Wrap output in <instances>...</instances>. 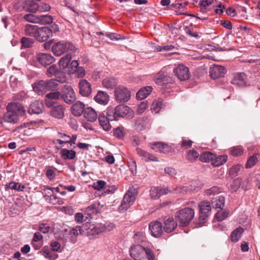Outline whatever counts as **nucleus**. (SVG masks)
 I'll return each instance as SVG.
<instances>
[{"mask_svg": "<svg viewBox=\"0 0 260 260\" xmlns=\"http://www.w3.org/2000/svg\"><path fill=\"white\" fill-rule=\"evenodd\" d=\"M258 159L256 155H253L250 156L248 159L246 164V168H251L257 162Z\"/></svg>", "mask_w": 260, "mask_h": 260, "instance_id": "nucleus-54", "label": "nucleus"}, {"mask_svg": "<svg viewBox=\"0 0 260 260\" xmlns=\"http://www.w3.org/2000/svg\"><path fill=\"white\" fill-rule=\"evenodd\" d=\"M199 156V154L194 150H190L186 155V159L189 161H194Z\"/></svg>", "mask_w": 260, "mask_h": 260, "instance_id": "nucleus-49", "label": "nucleus"}, {"mask_svg": "<svg viewBox=\"0 0 260 260\" xmlns=\"http://www.w3.org/2000/svg\"><path fill=\"white\" fill-rule=\"evenodd\" d=\"M52 35V30L47 27H39L35 39L39 42L47 41Z\"/></svg>", "mask_w": 260, "mask_h": 260, "instance_id": "nucleus-13", "label": "nucleus"}, {"mask_svg": "<svg viewBox=\"0 0 260 260\" xmlns=\"http://www.w3.org/2000/svg\"><path fill=\"white\" fill-rule=\"evenodd\" d=\"M152 87L150 86L144 87L137 92L136 96L138 100H142L146 98L152 92Z\"/></svg>", "mask_w": 260, "mask_h": 260, "instance_id": "nucleus-28", "label": "nucleus"}, {"mask_svg": "<svg viewBox=\"0 0 260 260\" xmlns=\"http://www.w3.org/2000/svg\"><path fill=\"white\" fill-rule=\"evenodd\" d=\"M38 61L43 66L46 67L55 61V58L50 54L39 53L36 56Z\"/></svg>", "mask_w": 260, "mask_h": 260, "instance_id": "nucleus-14", "label": "nucleus"}, {"mask_svg": "<svg viewBox=\"0 0 260 260\" xmlns=\"http://www.w3.org/2000/svg\"><path fill=\"white\" fill-rule=\"evenodd\" d=\"M43 104L39 101L33 102L30 105L28 112L30 114H40L43 112Z\"/></svg>", "mask_w": 260, "mask_h": 260, "instance_id": "nucleus-23", "label": "nucleus"}, {"mask_svg": "<svg viewBox=\"0 0 260 260\" xmlns=\"http://www.w3.org/2000/svg\"><path fill=\"white\" fill-rule=\"evenodd\" d=\"M51 7L50 5L46 3H43L40 5H39V9L38 11L42 12L48 11L50 9Z\"/></svg>", "mask_w": 260, "mask_h": 260, "instance_id": "nucleus-63", "label": "nucleus"}, {"mask_svg": "<svg viewBox=\"0 0 260 260\" xmlns=\"http://www.w3.org/2000/svg\"><path fill=\"white\" fill-rule=\"evenodd\" d=\"M60 93L58 91H55V92H51L49 93H47L46 95V98L51 100H53L54 101H56L58 99H59V97L60 96Z\"/></svg>", "mask_w": 260, "mask_h": 260, "instance_id": "nucleus-57", "label": "nucleus"}, {"mask_svg": "<svg viewBox=\"0 0 260 260\" xmlns=\"http://www.w3.org/2000/svg\"><path fill=\"white\" fill-rule=\"evenodd\" d=\"M79 93L84 96H88L91 93V86L85 79H82L79 83Z\"/></svg>", "mask_w": 260, "mask_h": 260, "instance_id": "nucleus-16", "label": "nucleus"}, {"mask_svg": "<svg viewBox=\"0 0 260 260\" xmlns=\"http://www.w3.org/2000/svg\"><path fill=\"white\" fill-rule=\"evenodd\" d=\"M173 72L180 81L186 80L190 77L189 69L183 64H178Z\"/></svg>", "mask_w": 260, "mask_h": 260, "instance_id": "nucleus-10", "label": "nucleus"}, {"mask_svg": "<svg viewBox=\"0 0 260 260\" xmlns=\"http://www.w3.org/2000/svg\"><path fill=\"white\" fill-rule=\"evenodd\" d=\"M241 166L237 165L233 166L229 171V175L232 177H235L238 175L239 172L240 171Z\"/></svg>", "mask_w": 260, "mask_h": 260, "instance_id": "nucleus-53", "label": "nucleus"}, {"mask_svg": "<svg viewBox=\"0 0 260 260\" xmlns=\"http://www.w3.org/2000/svg\"><path fill=\"white\" fill-rule=\"evenodd\" d=\"M53 22V18L49 15H38V23L41 25H46Z\"/></svg>", "mask_w": 260, "mask_h": 260, "instance_id": "nucleus-40", "label": "nucleus"}, {"mask_svg": "<svg viewBox=\"0 0 260 260\" xmlns=\"http://www.w3.org/2000/svg\"><path fill=\"white\" fill-rule=\"evenodd\" d=\"M117 84L116 80L114 78H106L103 81V86L107 89H112Z\"/></svg>", "mask_w": 260, "mask_h": 260, "instance_id": "nucleus-39", "label": "nucleus"}, {"mask_svg": "<svg viewBox=\"0 0 260 260\" xmlns=\"http://www.w3.org/2000/svg\"><path fill=\"white\" fill-rule=\"evenodd\" d=\"M241 184V180L239 178L234 179L230 186V189L232 192H236L240 187Z\"/></svg>", "mask_w": 260, "mask_h": 260, "instance_id": "nucleus-51", "label": "nucleus"}, {"mask_svg": "<svg viewBox=\"0 0 260 260\" xmlns=\"http://www.w3.org/2000/svg\"><path fill=\"white\" fill-rule=\"evenodd\" d=\"M226 69L222 66L214 64L210 68V75L211 78L216 79L224 76Z\"/></svg>", "mask_w": 260, "mask_h": 260, "instance_id": "nucleus-15", "label": "nucleus"}, {"mask_svg": "<svg viewBox=\"0 0 260 260\" xmlns=\"http://www.w3.org/2000/svg\"><path fill=\"white\" fill-rule=\"evenodd\" d=\"M200 216L199 220L201 223H203L210 215L211 207L209 202L207 201L202 202L199 205Z\"/></svg>", "mask_w": 260, "mask_h": 260, "instance_id": "nucleus-11", "label": "nucleus"}, {"mask_svg": "<svg viewBox=\"0 0 260 260\" xmlns=\"http://www.w3.org/2000/svg\"><path fill=\"white\" fill-rule=\"evenodd\" d=\"M107 116L111 120H117L119 117L126 116L132 117L133 115V111L130 108L124 105H119L115 108L109 107L107 111Z\"/></svg>", "mask_w": 260, "mask_h": 260, "instance_id": "nucleus-2", "label": "nucleus"}, {"mask_svg": "<svg viewBox=\"0 0 260 260\" xmlns=\"http://www.w3.org/2000/svg\"><path fill=\"white\" fill-rule=\"evenodd\" d=\"M243 153V149L240 146L234 147L232 148L231 153L234 156L241 155Z\"/></svg>", "mask_w": 260, "mask_h": 260, "instance_id": "nucleus-55", "label": "nucleus"}, {"mask_svg": "<svg viewBox=\"0 0 260 260\" xmlns=\"http://www.w3.org/2000/svg\"><path fill=\"white\" fill-rule=\"evenodd\" d=\"M23 19L28 22L38 23V16L33 14H27L23 16Z\"/></svg>", "mask_w": 260, "mask_h": 260, "instance_id": "nucleus-47", "label": "nucleus"}, {"mask_svg": "<svg viewBox=\"0 0 260 260\" xmlns=\"http://www.w3.org/2000/svg\"><path fill=\"white\" fill-rule=\"evenodd\" d=\"M25 113L24 107L19 103H11L7 106V112L4 114L3 119L5 122L16 123L19 116H23Z\"/></svg>", "mask_w": 260, "mask_h": 260, "instance_id": "nucleus-1", "label": "nucleus"}, {"mask_svg": "<svg viewBox=\"0 0 260 260\" xmlns=\"http://www.w3.org/2000/svg\"><path fill=\"white\" fill-rule=\"evenodd\" d=\"M65 109L62 105H58L53 107L50 111V115L57 119H62L64 117Z\"/></svg>", "mask_w": 260, "mask_h": 260, "instance_id": "nucleus-22", "label": "nucleus"}, {"mask_svg": "<svg viewBox=\"0 0 260 260\" xmlns=\"http://www.w3.org/2000/svg\"><path fill=\"white\" fill-rule=\"evenodd\" d=\"M215 158H216L215 154L207 151L201 155L200 159L201 161L207 162L214 160Z\"/></svg>", "mask_w": 260, "mask_h": 260, "instance_id": "nucleus-41", "label": "nucleus"}, {"mask_svg": "<svg viewBox=\"0 0 260 260\" xmlns=\"http://www.w3.org/2000/svg\"><path fill=\"white\" fill-rule=\"evenodd\" d=\"M78 67L79 63L78 61L76 60L72 61L70 66V73L72 74H74Z\"/></svg>", "mask_w": 260, "mask_h": 260, "instance_id": "nucleus-59", "label": "nucleus"}, {"mask_svg": "<svg viewBox=\"0 0 260 260\" xmlns=\"http://www.w3.org/2000/svg\"><path fill=\"white\" fill-rule=\"evenodd\" d=\"M225 202L224 198L222 196H217L212 200L211 204L213 208L215 209H222Z\"/></svg>", "mask_w": 260, "mask_h": 260, "instance_id": "nucleus-33", "label": "nucleus"}, {"mask_svg": "<svg viewBox=\"0 0 260 260\" xmlns=\"http://www.w3.org/2000/svg\"><path fill=\"white\" fill-rule=\"evenodd\" d=\"M94 99L98 103L106 105L108 104L109 101V95L104 91H99L94 96Z\"/></svg>", "mask_w": 260, "mask_h": 260, "instance_id": "nucleus-26", "label": "nucleus"}, {"mask_svg": "<svg viewBox=\"0 0 260 260\" xmlns=\"http://www.w3.org/2000/svg\"><path fill=\"white\" fill-rule=\"evenodd\" d=\"M162 104L161 99H158L154 101L151 106V110L152 112L157 114L160 111Z\"/></svg>", "mask_w": 260, "mask_h": 260, "instance_id": "nucleus-46", "label": "nucleus"}, {"mask_svg": "<svg viewBox=\"0 0 260 260\" xmlns=\"http://www.w3.org/2000/svg\"><path fill=\"white\" fill-rule=\"evenodd\" d=\"M6 188L12 190H15L18 191H22L25 188L24 185H22L19 183L11 182L6 185Z\"/></svg>", "mask_w": 260, "mask_h": 260, "instance_id": "nucleus-44", "label": "nucleus"}, {"mask_svg": "<svg viewBox=\"0 0 260 260\" xmlns=\"http://www.w3.org/2000/svg\"><path fill=\"white\" fill-rule=\"evenodd\" d=\"M58 82H59L58 80L55 79L45 81L47 91L55 90L58 86Z\"/></svg>", "mask_w": 260, "mask_h": 260, "instance_id": "nucleus-43", "label": "nucleus"}, {"mask_svg": "<svg viewBox=\"0 0 260 260\" xmlns=\"http://www.w3.org/2000/svg\"><path fill=\"white\" fill-rule=\"evenodd\" d=\"M86 225L85 230V235L87 236H94L101 233L107 231H110L114 228L113 223H97L96 224H91L90 223L86 222L84 223Z\"/></svg>", "mask_w": 260, "mask_h": 260, "instance_id": "nucleus-3", "label": "nucleus"}, {"mask_svg": "<svg viewBox=\"0 0 260 260\" xmlns=\"http://www.w3.org/2000/svg\"><path fill=\"white\" fill-rule=\"evenodd\" d=\"M83 114L84 117L90 122L94 121L97 118L96 112L91 107L85 108Z\"/></svg>", "mask_w": 260, "mask_h": 260, "instance_id": "nucleus-29", "label": "nucleus"}, {"mask_svg": "<svg viewBox=\"0 0 260 260\" xmlns=\"http://www.w3.org/2000/svg\"><path fill=\"white\" fill-rule=\"evenodd\" d=\"M34 90L38 94H41L47 91L45 81L40 80L32 84Z\"/></svg>", "mask_w": 260, "mask_h": 260, "instance_id": "nucleus-30", "label": "nucleus"}, {"mask_svg": "<svg viewBox=\"0 0 260 260\" xmlns=\"http://www.w3.org/2000/svg\"><path fill=\"white\" fill-rule=\"evenodd\" d=\"M149 229L151 231L152 236L156 238L160 237L163 232L162 224L158 221L151 222Z\"/></svg>", "mask_w": 260, "mask_h": 260, "instance_id": "nucleus-17", "label": "nucleus"}, {"mask_svg": "<svg viewBox=\"0 0 260 260\" xmlns=\"http://www.w3.org/2000/svg\"><path fill=\"white\" fill-rule=\"evenodd\" d=\"M145 249L139 244L133 245L129 249L130 256L135 260H141L145 256Z\"/></svg>", "mask_w": 260, "mask_h": 260, "instance_id": "nucleus-12", "label": "nucleus"}, {"mask_svg": "<svg viewBox=\"0 0 260 260\" xmlns=\"http://www.w3.org/2000/svg\"><path fill=\"white\" fill-rule=\"evenodd\" d=\"M169 190L168 187H152L150 190V196L152 199H156L162 195L167 194Z\"/></svg>", "mask_w": 260, "mask_h": 260, "instance_id": "nucleus-19", "label": "nucleus"}, {"mask_svg": "<svg viewBox=\"0 0 260 260\" xmlns=\"http://www.w3.org/2000/svg\"><path fill=\"white\" fill-rule=\"evenodd\" d=\"M76 48L75 46L68 42L59 41L53 44L52 46V51L56 56H60L64 53H75Z\"/></svg>", "mask_w": 260, "mask_h": 260, "instance_id": "nucleus-5", "label": "nucleus"}, {"mask_svg": "<svg viewBox=\"0 0 260 260\" xmlns=\"http://www.w3.org/2000/svg\"><path fill=\"white\" fill-rule=\"evenodd\" d=\"M227 160L228 156L226 155H219L218 156L216 155V158H215L213 164L216 167L219 166L225 163Z\"/></svg>", "mask_w": 260, "mask_h": 260, "instance_id": "nucleus-45", "label": "nucleus"}, {"mask_svg": "<svg viewBox=\"0 0 260 260\" xmlns=\"http://www.w3.org/2000/svg\"><path fill=\"white\" fill-rule=\"evenodd\" d=\"M151 148L156 152L164 153H168L171 151V148L167 144L161 142H155L152 144Z\"/></svg>", "mask_w": 260, "mask_h": 260, "instance_id": "nucleus-24", "label": "nucleus"}, {"mask_svg": "<svg viewBox=\"0 0 260 260\" xmlns=\"http://www.w3.org/2000/svg\"><path fill=\"white\" fill-rule=\"evenodd\" d=\"M229 215V212L226 210L218 211L215 214V217L219 221H222L225 219Z\"/></svg>", "mask_w": 260, "mask_h": 260, "instance_id": "nucleus-52", "label": "nucleus"}, {"mask_svg": "<svg viewBox=\"0 0 260 260\" xmlns=\"http://www.w3.org/2000/svg\"><path fill=\"white\" fill-rule=\"evenodd\" d=\"M194 216V210L190 208L180 209L175 214V218L179 222L181 226H187L192 220Z\"/></svg>", "mask_w": 260, "mask_h": 260, "instance_id": "nucleus-4", "label": "nucleus"}, {"mask_svg": "<svg viewBox=\"0 0 260 260\" xmlns=\"http://www.w3.org/2000/svg\"><path fill=\"white\" fill-rule=\"evenodd\" d=\"M177 223L173 217H169L164 221L163 230L165 232L170 233L177 228Z\"/></svg>", "mask_w": 260, "mask_h": 260, "instance_id": "nucleus-20", "label": "nucleus"}, {"mask_svg": "<svg viewBox=\"0 0 260 260\" xmlns=\"http://www.w3.org/2000/svg\"><path fill=\"white\" fill-rule=\"evenodd\" d=\"M231 83L233 84L239 86H245L247 83V78L246 74L244 73H237L234 78L232 79Z\"/></svg>", "mask_w": 260, "mask_h": 260, "instance_id": "nucleus-18", "label": "nucleus"}, {"mask_svg": "<svg viewBox=\"0 0 260 260\" xmlns=\"http://www.w3.org/2000/svg\"><path fill=\"white\" fill-rule=\"evenodd\" d=\"M184 30L186 34L190 37L197 38L198 37V34L196 31H193L188 26H185Z\"/></svg>", "mask_w": 260, "mask_h": 260, "instance_id": "nucleus-62", "label": "nucleus"}, {"mask_svg": "<svg viewBox=\"0 0 260 260\" xmlns=\"http://www.w3.org/2000/svg\"><path fill=\"white\" fill-rule=\"evenodd\" d=\"M137 153L139 155L142 157L146 161H158V159L157 157H155L152 154H150L149 153L146 152V151L142 149L141 148H138L137 149Z\"/></svg>", "mask_w": 260, "mask_h": 260, "instance_id": "nucleus-27", "label": "nucleus"}, {"mask_svg": "<svg viewBox=\"0 0 260 260\" xmlns=\"http://www.w3.org/2000/svg\"><path fill=\"white\" fill-rule=\"evenodd\" d=\"M148 105L147 103L145 102H142L138 106L137 109V112L141 114L144 112V110L147 108Z\"/></svg>", "mask_w": 260, "mask_h": 260, "instance_id": "nucleus-60", "label": "nucleus"}, {"mask_svg": "<svg viewBox=\"0 0 260 260\" xmlns=\"http://www.w3.org/2000/svg\"><path fill=\"white\" fill-rule=\"evenodd\" d=\"M103 207V205L100 203H95L91 204L86 208V211L90 212V214H96L100 212Z\"/></svg>", "mask_w": 260, "mask_h": 260, "instance_id": "nucleus-38", "label": "nucleus"}, {"mask_svg": "<svg viewBox=\"0 0 260 260\" xmlns=\"http://www.w3.org/2000/svg\"><path fill=\"white\" fill-rule=\"evenodd\" d=\"M62 74V73L58 69L57 66L56 64L50 66L46 71V75L49 77L53 76L58 77L59 75Z\"/></svg>", "mask_w": 260, "mask_h": 260, "instance_id": "nucleus-37", "label": "nucleus"}, {"mask_svg": "<svg viewBox=\"0 0 260 260\" xmlns=\"http://www.w3.org/2000/svg\"><path fill=\"white\" fill-rule=\"evenodd\" d=\"M99 121L100 124L104 130L109 131L111 128V126L109 123V121H111L109 119V117L107 115H99Z\"/></svg>", "mask_w": 260, "mask_h": 260, "instance_id": "nucleus-32", "label": "nucleus"}, {"mask_svg": "<svg viewBox=\"0 0 260 260\" xmlns=\"http://www.w3.org/2000/svg\"><path fill=\"white\" fill-rule=\"evenodd\" d=\"M169 192L174 193H185L191 189L187 186H179L173 189L169 188Z\"/></svg>", "mask_w": 260, "mask_h": 260, "instance_id": "nucleus-50", "label": "nucleus"}, {"mask_svg": "<svg viewBox=\"0 0 260 260\" xmlns=\"http://www.w3.org/2000/svg\"><path fill=\"white\" fill-rule=\"evenodd\" d=\"M60 96L64 102L71 104L76 100V95L73 88L68 85L64 86L60 93Z\"/></svg>", "mask_w": 260, "mask_h": 260, "instance_id": "nucleus-9", "label": "nucleus"}, {"mask_svg": "<svg viewBox=\"0 0 260 260\" xmlns=\"http://www.w3.org/2000/svg\"><path fill=\"white\" fill-rule=\"evenodd\" d=\"M86 226L83 224L82 226H76L70 231L67 229L63 230L62 231V240L65 242L70 240L72 242H75L78 235H85V230L87 228Z\"/></svg>", "mask_w": 260, "mask_h": 260, "instance_id": "nucleus-7", "label": "nucleus"}, {"mask_svg": "<svg viewBox=\"0 0 260 260\" xmlns=\"http://www.w3.org/2000/svg\"><path fill=\"white\" fill-rule=\"evenodd\" d=\"M61 154L62 158L64 160L73 159L75 157L76 153L73 150L64 148L61 150Z\"/></svg>", "mask_w": 260, "mask_h": 260, "instance_id": "nucleus-36", "label": "nucleus"}, {"mask_svg": "<svg viewBox=\"0 0 260 260\" xmlns=\"http://www.w3.org/2000/svg\"><path fill=\"white\" fill-rule=\"evenodd\" d=\"M155 83L159 85H164L171 81L169 77H168L162 72H159L155 77Z\"/></svg>", "mask_w": 260, "mask_h": 260, "instance_id": "nucleus-31", "label": "nucleus"}, {"mask_svg": "<svg viewBox=\"0 0 260 260\" xmlns=\"http://www.w3.org/2000/svg\"><path fill=\"white\" fill-rule=\"evenodd\" d=\"M243 232V228L238 227L233 231L231 235V240L233 242H237L242 236Z\"/></svg>", "mask_w": 260, "mask_h": 260, "instance_id": "nucleus-42", "label": "nucleus"}, {"mask_svg": "<svg viewBox=\"0 0 260 260\" xmlns=\"http://www.w3.org/2000/svg\"><path fill=\"white\" fill-rule=\"evenodd\" d=\"M84 104L78 101L73 105L71 108L72 114L76 116H80L84 112Z\"/></svg>", "mask_w": 260, "mask_h": 260, "instance_id": "nucleus-25", "label": "nucleus"}, {"mask_svg": "<svg viewBox=\"0 0 260 260\" xmlns=\"http://www.w3.org/2000/svg\"><path fill=\"white\" fill-rule=\"evenodd\" d=\"M22 8L25 11L35 13L39 9V5L34 1L26 0L23 2Z\"/></svg>", "mask_w": 260, "mask_h": 260, "instance_id": "nucleus-21", "label": "nucleus"}, {"mask_svg": "<svg viewBox=\"0 0 260 260\" xmlns=\"http://www.w3.org/2000/svg\"><path fill=\"white\" fill-rule=\"evenodd\" d=\"M221 188L218 186H213L206 190V194L208 196L215 195L221 192Z\"/></svg>", "mask_w": 260, "mask_h": 260, "instance_id": "nucleus-56", "label": "nucleus"}, {"mask_svg": "<svg viewBox=\"0 0 260 260\" xmlns=\"http://www.w3.org/2000/svg\"><path fill=\"white\" fill-rule=\"evenodd\" d=\"M34 43V40L29 38L23 37L21 40V43L23 48H30L32 46Z\"/></svg>", "mask_w": 260, "mask_h": 260, "instance_id": "nucleus-48", "label": "nucleus"}, {"mask_svg": "<svg viewBox=\"0 0 260 260\" xmlns=\"http://www.w3.org/2000/svg\"><path fill=\"white\" fill-rule=\"evenodd\" d=\"M38 28L36 25L27 24L24 26V31L26 35L35 38Z\"/></svg>", "mask_w": 260, "mask_h": 260, "instance_id": "nucleus-34", "label": "nucleus"}, {"mask_svg": "<svg viewBox=\"0 0 260 260\" xmlns=\"http://www.w3.org/2000/svg\"><path fill=\"white\" fill-rule=\"evenodd\" d=\"M74 54L75 53H69L61 58L59 61V67L63 69L67 68L69 66L72 56L74 55Z\"/></svg>", "mask_w": 260, "mask_h": 260, "instance_id": "nucleus-35", "label": "nucleus"}, {"mask_svg": "<svg viewBox=\"0 0 260 260\" xmlns=\"http://www.w3.org/2000/svg\"><path fill=\"white\" fill-rule=\"evenodd\" d=\"M115 96L118 103H125L131 98V91L126 87L119 86L115 88L114 90Z\"/></svg>", "mask_w": 260, "mask_h": 260, "instance_id": "nucleus-8", "label": "nucleus"}, {"mask_svg": "<svg viewBox=\"0 0 260 260\" xmlns=\"http://www.w3.org/2000/svg\"><path fill=\"white\" fill-rule=\"evenodd\" d=\"M74 73L76 74L77 77L78 78L83 77L85 75V70L84 68L81 67H79Z\"/></svg>", "mask_w": 260, "mask_h": 260, "instance_id": "nucleus-64", "label": "nucleus"}, {"mask_svg": "<svg viewBox=\"0 0 260 260\" xmlns=\"http://www.w3.org/2000/svg\"><path fill=\"white\" fill-rule=\"evenodd\" d=\"M124 134V129L122 127H118L114 130V135L119 139L122 138Z\"/></svg>", "mask_w": 260, "mask_h": 260, "instance_id": "nucleus-58", "label": "nucleus"}, {"mask_svg": "<svg viewBox=\"0 0 260 260\" xmlns=\"http://www.w3.org/2000/svg\"><path fill=\"white\" fill-rule=\"evenodd\" d=\"M145 256H147L148 260H155V257L153 252L148 248L145 249Z\"/></svg>", "mask_w": 260, "mask_h": 260, "instance_id": "nucleus-61", "label": "nucleus"}, {"mask_svg": "<svg viewBox=\"0 0 260 260\" xmlns=\"http://www.w3.org/2000/svg\"><path fill=\"white\" fill-rule=\"evenodd\" d=\"M138 194V190L134 187H131L124 195L119 206L121 212L126 210L134 203Z\"/></svg>", "mask_w": 260, "mask_h": 260, "instance_id": "nucleus-6", "label": "nucleus"}]
</instances>
